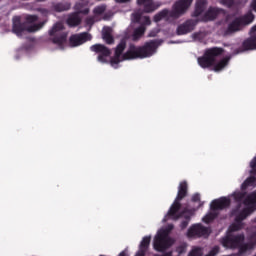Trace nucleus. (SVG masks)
I'll list each match as a JSON object with an SVG mask.
<instances>
[{
  "mask_svg": "<svg viewBox=\"0 0 256 256\" xmlns=\"http://www.w3.org/2000/svg\"><path fill=\"white\" fill-rule=\"evenodd\" d=\"M131 0H116V3H129Z\"/></svg>",
  "mask_w": 256,
  "mask_h": 256,
  "instance_id": "46",
  "label": "nucleus"
},
{
  "mask_svg": "<svg viewBox=\"0 0 256 256\" xmlns=\"http://www.w3.org/2000/svg\"><path fill=\"white\" fill-rule=\"evenodd\" d=\"M40 1H45V0H40Z\"/></svg>",
  "mask_w": 256,
  "mask_h": 256,
  "instance_id": "49",
  "label": "nucleus"
},
{
  "mask_svg": "<svg viewBox=\"0 0 256 256\" xmlns=\"http://www.w3.org/2000/svg\"><path fill=\"white\" fill-rule=\"evenodd\" d=\"M256 181V177L255 176H250L248 177L241 185V190L245 191L247 189V187H251V185H253Z\"/></svg>",
  "mask_w": 256,
  "mask_h": 256,
  "instance_id": "28",
  "label": "nucleus"
},
{
  "mask_svg": "<svg viewBox=\"0 0 256 256\" xmlns=\"http://www.w3.org/2000/svg\"><path fill=\"white\" fill-rule=\"evenodd\" d=\"M203 255V250L201 248H194L192 251L189 253L188 256H202Z\"/></svg>",
  "mask_w": 256,
  "mask_h": 256,
  "instance_id": "34",
  "label": "nucleus"
},
{
  "mask_svg": "<svg viewBox=\"0 0 256 256\" xmlns=\"http://www.w3.org/2000/svg\"><path fill=\"white\" fill-rule=\"evenodd\" d=\"M231 205V200L227 197H222L216 200H213L210 205L212 211H221L227 209Z\"/></svg>",
  "mask_w": 256,
  "mask_h": 256,
  "instance_id": "15",
  "label": "nucleus"
},
{
  "mask_svg": "<svg viewBox=\"0 0 256 256\" xmlns=\"http://www.w3.org/2000/svg\"><path fill=\"white\" fill-rule=\"evenodd\" d=\"M192 201H193V203H197V202L201 201V195L200 194H194L192 196Z\"/></svg>",
  "mask_w": 256,
  "mask_h": 256,
  "instance_id": "43",
  "label": "nucleus"
},
{
  "mask_svg": "<svg viewBox=\"0 0 256 256\" xmlns=\"http://www.w3.org/2000/svg\"><path fill=\"white\" fill-rule=\"evenodd\" d=\"M184 220L181 222L180 224V228L183 229H187V227L189 226V223L191 221V214L190 212H188V214H183Z\"/></svg>",
  "mask_w": 256,
  "mask_h": 256,
  "instance_id": "30",
  "label": "nucleus"
},
{
  "mask_svg": "<svg viewBox=\"0 0 256 256\" xmlns=\"http://www.w3.org/2000/svg\"><path fill=\"white\" fill-rule=\"evenodd\" d=\"M199 23L198 19H188L184 23L178 25L176 29L177 35H187L191 33L192 31H195V27H197V24Z\"/></svg>",
  "mask_w": 256,
  "mask_h": 256,
  "instance_id": "11",
  "label": "nucleus"
},
{
  "mask_svg": "<svg viewBox=\"0 0 256 256\" xmlns=\"http://www.w3.org/2000/svg\"><path fill=\"white\" fill-rule=\"evenodd\" d=\"M118 256H127V253H125V251H122Z\"/></svg>",
  "mask_w": 256,
  "mask_h": 256,
  "instance_id": "48",
  "label": "nucleus"
},
{
  "mask_svg": "<svg viewBox=\"0 0 256 256\" xmlns=\"http://www.w3.org/2000/svg\"><path fill=\"white\" fill-rule=\"evenodd\" d=\"M137 3L140 7H143L144 13H153L157 11V5L153 0H137Z\"/></svg>",
  "mask_w": 256,
  "mask_h": 256,
  "instance_id": "17",
  "label": "nucleus"
},
{
  "mask_svg": "<svg viewBox=\"0 0 256 256\" xmlns=\"http://www.w3.org/2000/svg\"><path fill=\"white\" fill-rule=\"evenodd\" d=\"M250 33H256V25H254V26L250 29Z\"/></svg>",
  "mask_w": 256,
  "mask_h": 256,
  "instance_id": "47",
  "label": "nucleus"
},
{
  "mask_svg": "<svg viewBox=\"0 0 256 256\" xmlns=\"http://www.w3.org/2000/svg\"><path fill=\"white\" fill-rule=\"evenodd\" d=\"M39 17L37 15H27L26 16V22L27 23H35L37 22Z\"/></svg>",
  "mask_w": 256,
  "mask_h": 256,
  "instance_id": "37",
  "label": "nucleus"
},
{
  "mask_svg": "<svg viewBox=\"0 0 256 256\" xmlns=\"http://www.w3.org/2000/svg\"><path fill=\"white\" fill-rule=\"evenodd\" d=\"M211 230L202 224H193L187 231V237L193 239L195 237H209Z\"/></svg>",
  "mask_w": 256,
  "mask_h": 256,
  "instance_id": "9",
  "label": "nucleus"
},
{
  "mask_svg": "<svg viewBox=\"0 0 256 256\" xmlns=\"http://www.w3.org/2000/svg\"><path fill=\"white\" fill-rule=\"evenodd\" d=\"M254 204L256 205V192H252L251 194H249L246 198H245V204L249 205V204Z\"/></svg>",
  "mask_w": 256,
  "mask_h": 256,
  "instance_id": "31",
  "label": "nucleus"
},
{
  "mask_svg": "<svg viewBox=\"0 0 256 256\" xmlns=\"http://www.w3.org/2000/svg\"><path fill=\"white\" fill-rule=\"evenodd\" d=\"M126 48L127 41L125 39H122L120 43L116 46L115 55H117V57H121V55H123V51H125Z\"/></svg>",
  "mask_w": 256,
  "mask_h": 256,
  "instance_id": "26",
  "label": "nucleus"
},
{
  "mask_svg": "<svg viewBox=\"0 0 256 256\" xmlns=\"http://www.w3.org/2000/svg\"><path fill=\"white\" fill-rule=\"evenodd\" d=\"M172 246L173 239L167 235V232L161 231L155 236L153 247L155 251H158V253H165V251Z\"/></svg>",
  "mask_w": 256,
  "mask_h": 256,
  "instance_id": "6",
  "label": "nucleus"
},
{
  "mask_svg": "<svg viewBox=\"0 0 256 256\" xmlns=\"http://www.w3.org/2000/svg\"><path fill=\"white\" fill-rule=\"evenodd\" d=\"M241 229H243V222H235L230 225L227 233H235V231H241Z\"/></svg>",
  "mask_w": 256,
  "mask_h": 256,
  "instance_id": "29",
  "label": "nucleus"
},
{
  "mask_svg": "<svg viewBox=\"0 0 256 256\" xmlns=\"http://www.w3.org/2000/svg\"><path fill=\"white\" fill-rule=\"evenodd\" d=\"M64 27L61 22H57L53 25L52 29L49 30L50 40L54 45L63 47L67 41V33L63 31Z\"/></svg>",
  "mask_w": 256,
  "mask_h": 256,
  "instance_id": "5",
  "label": "nucleus"
},
{
  "mask_svg": "<svg viewBox=\"0 0 256 256\" xmlns=\"http://www.w3.org/2000/svg\"><path fill=\"white\" fill-rule=\"evenodd\" d=\"M223 48L212 47L207 49L203 56L198 58V64L202 69H209V67H213L215 65V58L220 57L224 53Z\"/></svg>",
  "mask_w": 256,
  "mask_h": 256,
  "instance_id": "4",
  "label": "nucleus"
},
{
  "mask_svg": "<svg viewBox=\"0 0 256 256\" xmlns=\"http://www.w3.org/2000/svg\"><path fill=\"white\" fill-rule=\"evenodd\" d=\"M111 65H119L121 63V56L114 55L113 58L110 60Z\"/></svg>",
  "mask_w": 256,
  "mask_h": 256,
  "instance_id": "39",
  "label": "nucleus"
},
{
  "mask_svg": "<svg viewBox=\"0 0 256 256\" xmlns=\"http://www.w3.org/2000/svg\"><path fill=\"white\" fill-rule=\"evenodd\" d=\"M113 29L111 27H104L102 31V39L107 45H113L115 38L113 37Z\"/></svg>",
  "mask_w": 256,
  "mask_h": 256,
  "instance_id": "18",
  "label": "nucleus"
},
{
  "mask_svg": "<svg viewBox=\"0 0 256 256\" xmlns=\"http://www.w3.org/2000/svg\"><path fill=\"white\" fill-rule=\"evenodd\" d=\"M223 13H225V10L223 8L209 7L208 10L202 16V21L204 23H207L209 21H215V19Z\"/></svg>",
  "mask_w": 256,
  "mask_h": 256,
  "instance_id": "14",
  "label": "nucleus"
},
{
  "mask_svg": "<svg viewBox=\"0 0 256 256\" xmlns=\"http://www.w3.org/2000/svg\"><path fill=\"white\" fill-rule=\"evenodd\" d=\"M93 37L89 32H82L80 34H74L69 38L70 47H79V45H83V43H87V41H91Z\"/></svg>",
  "mask_w": 256,
  "mask_h": 256,
  "instance_id": "12",
  "label": "nucleus"
},
{
  "mask_svg": "<svg viewBox=\"0 0 256 256\" xmlns=\"http://www.w3.org/2000/svg\"><path fill=\"white\" fill-rule=\"evenodd\" d=\"M157 41L151 40L146 42L143 46L130 45L129 49L123 54L124 61H131L133 59H147L152 57L157 51Z\"/></svg>",
  "mask_w": 256,
  "mask_h": 256,
  "instance_id": "2",
  "label": "nucleus"
},
{
  "mask_svg": "<svg viewBox=\"0 0 256 256\" xmlns=\"http://www.w3.org/2000/svg\"><path fill=\"white\" fill-rule=\"evenodd\" d=\"M147 28L144 25H140L136 28L132 34V41H139V39L145 35Z\"/></svg>",
  "mask_w": 256,
  "mask_h": 256,
  "instance_id": "24",
  "label": "nucleus"
},
{
  "mask_svg": "<svg viewBox=\"0 0 256 256\" xmlns=\"http://www.w3.org/2000/svg\"><path fill=\"white\" fill-rule=\"evenodd\" d=\"M186 251H187V246L184 244H181L176 247V252L178 253V255H183V253H185Z\"/></svg>",
  "mask_w": 256,
  "mask_h": 256,
  "instance_id": "36",
  "label": "nucleus"
},
{
  "mask_svg": "<svg viewBox=\"0 0 256 256\" xmlns=\"http://www.w3.org/2000/svg\"><path fill=\"white\" fill-rule=\"evenodd\" d=\"M215 219H217V213L211 212L203 218V221L204 223H211V221H215Z\"/></svg>",
  "mask_w": 256,
  "mask_h": 256,
  "instance_id": "32",
  "label": "nucleus"
},
{
  "mask_svg": "<svg viewBox=\"0 0 256 256\" xmlns=\"http://www.w3.org/2000/svg\"><path fill=\"white\" fill-rule=\"evenodd\" d=\"M237 19L240 22V25H242V27H245V25H251V23L255 21V15L253 14V12L249 11L243 16L237 17Z\"/></svg>",
  "mask_w": 256,
  "mask_h": 256,
  "instance_id": "20",
  "label": "nucleus"
},
{
  "mask_svg": "<svg viewBox=\"0 0 256 256\" xmlns=\"http://www.w3.org/2000/svg\"><path fill=\"white\" fill-rule=\"evenodd\" d=\"M179 211H181V200L175 199L167 213V216L171 217L173 221H178V219H181V217H183V214L185 213V211L180 213Z\"/></svg>",
  "mask_w": 256,
  "mask_h": 256,
  "instance_id": "13",
  "label": "nucleus"
},
{
  "mask_svg": "<svg viewBox=\"0 0 256 256\" xmlns=\"http://www.w3.org/2000/svg\"><path fill=\"white\" fill-rule=\"evenodd\" d=\"M94 53H99L97 59L100 63H107V57L111 56V50L103 44H94L90 47Z\"/></svg>",
  "mask_w": 256,
  "mask_h": 256,
  "instance_id": "10",
  "label": "nucleus"
},
{
  "mask_svg": "<svg viewBox=\"0 0 256 256\" xmlns=\"http://www.w3.org/2000/svg\"><path fill=\"white\" fill-rule=\"evenodd\" d=\"M250 167H251L250 174L251 175H256V156L250 162Z\"/></svg>",
  "mask_w": 256,
  "mask_h": 256,
  "instance_id": "35",
  "label": "nucleus"
},
{
  "mask_svg": "<svg viewBox=\"0 0 256 256\" xmlns=\"http://www.w3.org/2000/svg\"><path fill=\"white\" fill-rule=\"evenodd\" d=\"M229 65V58H224L214 65V71H223Z\"/></svg>",
  "mask_w": 256,
  "mask_h": 256,
  "instance_id": "27",
  "label": "nucleus"
},
{
  "mask_svg": "<svg viewBox=\"0 0 256 256\" xmlns=\"http://www.w3.org/2000/svg\"><path fill=\"white\" fill-rule=\"evenodd\" d=\"M51 9L52 11H55V13H63L65 11H69V9H71V2H52Z\"/></svg>",
  "mask_w": 256,
  "mask_h": 256,
  "instance_id": "16",
  "label": "nucleus"
},
{
  "mask_svg": "<svg viewBox=\"0 0 256 256\" xmlns=\"http://www.w3.org/2000/svg\"><path fill=\"white\" fill-rule=\"evenodd\" d=\"M95 15H103L105 13V6H98L94 8Z\"/></svg>",
  "mask_w": 256,
  "mask_h": 256,
  "instance_id": "40",
  "label": "nucleus"
},
{
  "mask_svg": "<svg viewBox=\"0 0 256 256\" xmlns=\"http://www.w3.org/2000/svg\"><path fill=\"white\" fill-rule=\"evenodd\" d=\"M141 19H143V15H141L140 13L133 14L134 23H140Z\"/></svg>",
  "mask_w": 256,
  "mask_h": 256,
  "instance_id": "41",
  "label": "nucleus"
},
{
  "mask_svg": "<svg viewBox=\"0 0 256 256\" xmlns=\"http://www.w3.org/2000/svg\"><path fill=\"white\" fill-rule=\"evenodd\" d=\"M140 23L144 27H145V25H151V18L149 16H142Z\"/></svg>",
  "mask_w": 256,
  "mask_h": 256,
  "instance_id": "38",
  "label": "nucleus"
},
{
  "mask_svg": "<svg viewBox=\"0 0 256 256\" xmlns=\"http://www.w3.org/2000/svg\"><path fill=\"white\" fill-rule=\"evenodd\" d=\"M221 245L225 247V249H238L241 243H245V234H237L227 232L225 237L221 238Z\"/></svg>",
  "mask_w": 256,
  "mask_h": 256,
  "instance_id": "7",
  "label": "nucleus"
},
{
  "mask_svg": "<svg viewBox=\"0 0 256 256\" xmlns=\"http://www.w3.org/2000/svg\"><path fill=\"white\" fill-rule=\"evenodd\" d=\"M154 256H173V252H166L165 254L163 255H159V254H155Z\"/></svg>",
  "mask_w": 256,
  "mask_h": 256,
  "instance_id": "45",
  "label": "nucleus"
},
{
  "mask_svg": "<svg viewBox=\"0 0 256 256\" xmlns=\"http://www.w3.org/2000/svg\"><path fill=\"white\" fill-rule=\"evenodd\" d=\"M251 9L256 12V0H252L251 2Z\"/></svg>",
  "mask_w": 256,
  "mask_h": 256,
  "instance_id": "44",
  "label": "nucleus"
},
{
  "mask_svg": "<svg viewBox=\"0 0 256 256\" xmlns=\"http://www.w3.org/2000/svg\"><path fill=\"white\" fill-rule=\"evenodd\" d=\"M243 205H245V208H243L241 211H239V206L232 210V215L235 217L236 223H243L251 213H254L256 211V205L253 203L246 204L245 199L243 200Z\"/></svg>",
  "mask_w": 256,
  "mask_h": 256,
  "instance_id": "8",
  "label": "nucleus"
},
{
  "mask_svg": "<svg viewBox=\"0 0 256 256\" xmlns=\"http://www.w3.org/2000/svg\"><path fill=\"white\" fill-rule=\"evenodd\" d=\"M67 24L70 27H77L78 25H81V17H79L78 13H74L68 17Z\"/></svg>",
  "mask_w": 256,
  "mask_h": 256,
  "instance_id": "23",
  "label": "nucleus"
},
{
  "mask_svg": "<svg viewBox=\"0 0 256 256\" xmlns=\"http://www.w3.org/2000/svg\"><path fill=\"white\" fill-rule=\"evenodd\" d=\"M85 4L83 2H78L75 4L74 9L78 15H88L89 8H85Z\"/></svg>",
  "mask_w": 256,
  "mask_h": 256,
  "instance_id": "25",
  "label": "nucleus"
},
{
  "mask_svg": "<svg viewBox=\"0 0 256 256\" xmlns=\"http://www.w3.org/2000/svg\"><path fill=\"white\" fill-rule=\"evenodd\" d=\"M235 199L237 201H243L245 199V193L243 192H238L235 194Z\"/></svg>",
  "mask_w": 256,
  "mask_h": 256,
  "instance_id": "42",
  "label": "nucleus"
},
{
  "mask_svg": "<svg viewBox=\"0 0 256 256\" xmlns=\"http://www.w3.org/2000/svg\"><path fill=\"white\" fill-rule=\"evenodd\" d=\"M193 4V0H177L172 10L169 9H163L160 12H158L154 16V22L159 23V21H167V23H175L177 19L180 17H183L189 11V7Z\"/></svg>",
  "mask_w": 256,
  "mask_h": 256,
  "instance_id": "1",
  "label": "nucleus"
},
{
  "mask_svg": "<svg viewBox=\"0 0 256 256\" xmlns=\"http://www.w3.org/2000/svg\"><path fill=\"white\" fill-rule=\"evenodd\" d=\"M187 192H188L187 182L186 181L180 182L178 186V193L175 199L177 201H183V199H185L187 195Z\"/></svg>",
  "mask_w": 256,
  "mask_h": 256,
  "instance_id": "21",
  "label": "nucleus"
},
{
  "mask_svg": "<svg viewBox=\"0 0 256 256\" xmlns=\"http://www.w3.org/2000/svg\"><path fill=\"white\" fill-rule=\"evenodd\" d=\"M220 3L224 5V7L231 9L233 5H235V0H220Z\"/></svg>",
  "mask_w": 256,
  "mask_h": 256,
  "instance_id": "33",
  "label": "nucleus"
},
{
  "mask_svg": "<svg viewBox=\"0 0 256 256\" xmlns=\"http://www.w3.org/2000/svg\"><path fill=\"white\" fill-rule=\"evenodd\" d=\"M241 22H239L238 18H235L229 25L225 31V35H233V33H237V31H241Z\"/></svg>",
  "mask_w": 256,
  "mask_h": 256,
  "instance_id": "19",
  "label": "nucleus"
},
{
  "mask_svg": "<svg viewBox=\"0 0 256 256\" xmlns=\"http://www.w3.org/2000/svg\"><path fill=\"white\" fill-rule=\"evenodd\" d=\"M205 7H207V0H197L192 17H199L205 11Z\"/></svg>",
  "mask_w": 256,
  "mask_h": 256,
  "instance_id": "22",
  "label": "nucleus"
},
{
  "mask_svg": "<svg viewBox=\"0 0 256 256\" xmlns=\"http://www.w3.org/2000/svg\"><path fill=\"white\" fill-rule=\"evenodd\" d=\"M12 23V31L18 37L23 35V31H28V33H35L40 31V29H43V26L45 25V22H40L38 24L27 26V23L21 22V16H14L12 18Z\"/></svg>",
  "mask_w": 256,
  "mask_h": 256,
  "instance_id": "3",
  "label": "nucleus"
}]
</instances>
